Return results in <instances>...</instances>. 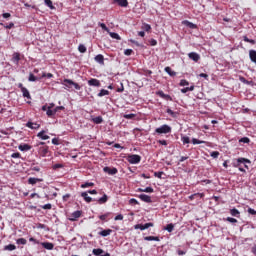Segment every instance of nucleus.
<instances>
[{
    "instance_id": "nucleus-1",
    "label": "nucleus",
    "mask_w": 256,
    "mask_h": 256,
    "mask_svg": "<svg viewBox=\"0 0 256 256\" xmlns=\"http://www.w3.org/2000/svg\"><path fill=\"white\" fill-rule=\"evenodd\" d=\"M62 85L64 86V89H67V90L73 89V87H74V89H76V91H81V86L71 79H64L62 81Z\"/></svg>"
},
{
    "instance_id": "nucleus-2",
    "label": "nucleus",
    "mask_w": 256,
    "mask_h": 256,
    "mask_svg": "<svg viewBox=\"0 0 256 256\" xmlns=\"http://www.w3.org/2000/svg\"><path fill=\"white\" fill-rule=\"evenodd\" d=\"M241 163L245 165V163L251 164V160L247 158H238L236 162H233V167H236L241 171V173H245V168L241 167Z\"/></svg>"
},
{
    "instance_id": "nucleus-3",
    "label": "nucleus",
    "mask_w": 256,
    "mask_h": 256,
    "mask_svg": "<svg viewBox=\"0 0 256 256\" xmlns=\"http://www.w3.org/2000/svg\"><path fill=\"white\" fill-rule=\"evenodd\" d=\"M155 133H158L159 135L171 133V126L164 124L156 128Z\"/></svg>"
},
{
    "instance_id": "nucleus-4",
    "label": "nucleus",
    "mask_w": 256,
    "mask_h": 256,
    "mask_svg": "<svg viewBox=\"0 0 256 256\" xmlns=\"http://www.w3.org/2000/svg\"><path fill=\"white\" fill-rule=\"evenodd\" d=\"M127 161L128 163H131V165H137L138 163H141V156L137 154L129 155Z\"/></svg>"
},
{
    "instance_id": "nucleus-5",
    "label": "nucleus",
    "mask_w": 256,
    "mask_h": 256,
    "mask_svg": "<svg viewBox=\"0 0 256 256\" xmlns=\"http://www.w3.org/2000/svg\"><path fill=\"white\" fill-rule=\"evenodd\" d=\"M153 223L152 222H148L146 224H136L134 226V229H140V231H145V229H149V227H153Z\"/></svg>"
},
{
    "instance_id": "nucleus-6",
    "label": "nucleus",
    "mask_w": 256,
    "mask_h": 256,
    "mask_svg": "<svg viewBox=\"0 0 256 256\" xmlns=\"http://www.w3.org/2000/svg\"><path fill=\"white\" fill-rule=\"evenodd\" d=\"M38 153L41 157H47V153H49V146H40Z\"/></svg>"
},
{
    "instance_id": "nucleus-7",
    "label": "nucleus",
    "mask_w": 256,
    "mask_h": 256,
    "mask_svg": "<svg viewBox=\"0 0 256 256\" xmlns=\"http://www.w3.org/2000/svg\"><path fill=\"white\" fill-rule=\"evenodd\" d=\"M89 87H101V82L98 79L91 78L88 80Z\"/></svg>"
},
{
    "instance_id": "nucleus-8",
    "label": "nucleus",
    "mask_w": 256,
    "mask_h": 256,
    "mask_svg": "<svg viewBox=\"0 0 256 256\" xmlns=\"http://www.w3.org/2000/svg\"><path fill=\"white\" fill-rule=\"evenodd\" d=\"M188 57L189 59H191V61H194L195 63H197V61L201 59V56L197 52H190L188 54Z\"/></svg>"
},
{
    "instance_id": "nucleus-9",
    "label": "nucleus",
    "mask_w": 256,
    "mask_h": 256,
    "mask_svg": "<svg viewBox=\"0 0 256 256\" xmlns=\"http://www.w3.org/2000/svg\"><path fill=\"white\" fill-rule=\"evenodd\" d=\"M104 173H107L108 175H117L118 170L117 168H110V167H104L103 168Z\"/></svg>"
},
{
    "instance_id": "nucleus-10",
    "label": "nucleus",
    "mask_w": 256,
    "mask_h": 256,
    "mask_svg": "<svg viewBox=\"0 0 256 256\" xmlns=\"http://www.w3.org/2000/svg\"><path fill=\"white\" fill-rule=\"evenodd\" d=\"M138 197L144 203H153V200L151 199V196H149L147 194H140Z\"/></svg>"
},
{
    "instance_id": "nucleus-11",
    "label": "nucleus",
    "mask_w": 256,
    "mask_h": 256,
    "mask_svg": "<svg viewBox=\"0 0 256 256\" xmlns=\"http://www.w3.org/2000/svg\"><path fill=\"white\" fill-rule=\"evenodd\" d=\"M19 61H21V54H19V52H15L12 55V62H14L15 65H19Z\"/></svg>"
},
{
    "instance_id": "nucleus-12",
    "label": "nucleus",
    "mask_w": 256,
    "mask_h": 256,
    "mask_svg": "<svg viewBox=\"0 0 256 256\" xmlns=\"http://www.w3.org/2000/svg\"><path fill=\"white\" fill-rule=\"evenodd\" d=\"M94 60L96 63H99V65H105V57L102 54L96 55Z\"/></svg>"
},
{
    "instance_id": "nucleus-13",
    "label": "nucleus",
    "mask_w": 256,
    "mask_h": 256,
    "mask_svg": "<svg viewBox=\"0 0 256 256\" xmlns=\"http://www.w3.org/2000/svg\"><path fill=\"white\" fill-rule=\"evenodd\" d=\"M155 190L153 187H146V188H138L137 193H153Z\"/></svg>"
},
{
    "instance_id": "nucleus-14",
    "label": "nucleus",
    "mask_w": 256,
    "mask_h": 256,
    "mask_svg": "<svg viewBox=\"0 0 256 256\" xmlns=\"http://www.w3.org/2000/svg\"><path fill=\"white\" fill-rule=\"evenodd\" d=\"M81 217V211L77 210L72 213L71 217L69 218L70 221H77Z\"/></svg>"
},
{
    "instance_id": "nucleus-15",
    "label": "nucleus",
    "mask_w": 256,
    "mask_h": 256,
    "mask_svg": "<svg viewBox=\"0 0 256 256\" xmlns=\"http://www.w3.org/2000/svg\"><path fill=\"white\" fill-rule=\"evenodd\" d=\"M19 151H31V145L29 144H20L18 146Z\"/></svg>"
},
{
    "instance_id": "nucleus-16",
    "label": "nucleus",
    "mask_w": 256,
    "mask_h": 256,
    "mask_svg": "<svg viewBox=\"0 0 256 256\" xmlns=\"http://www.w3.org/2000/svg\"><path fill=\"white\" fill-rule=\"evenodd\" d=\"M81 197H83V199H84V201H86V203H91V201H93V198H91V196H89V194L87 192H82Z\"/></svg>"
},
{
    "instance_id": "nucleus-17",
    "label": "nucleus",
    "mask_w": 256,
    "mask_h": 256,
    "mask_svg": "<svg viewBox=\"0 0 256 256\" xmlns=\"http://www.w3.org/2000/svg\"><path fill=\"white\" fill-rule=\"evenodd\" d=\"M114 3H117L119 7H127L129 2L127 0H113Z\"/></svg>"
},
{
    "instance_id": "nucleus-18",
    "label": "nucleus",
    "mask_w": 256,
    "mask_h": 256,
    "mask_svg": "<svg viewBox=\"0 0 256 256\" xmlns=\"http://www.w3.org/2000/svg\"><path fill=\"white\" fill-rule=\"evenodd\" d=\"M111 233H113V230L105 229V230H102L101 232H99V235H101V237H109V235H111Z\"/></svg>"
},
{
    "instance_id": "nucleus-19",
    "label": "nucleus",
    "mask_w": 256,
    "mask_h": 256,
    "mask_svg": "<svg viewBox=\"0 0 256 256\" xmlns=\"http://www.w3.org/2000/svg\"><path fill=\"white\" fill-rule=\"evenodd\" d=\"M107 201H109L107 194H104L101 198L98 199L99 205H105Z\"/></svg>"
},
{
    "instance_id": "nucleus-20",
    "label": "nucleus",
    "mask_w": 256,
    "mask_h": 256,
    "mask_svg": "<svg viewBox=\"0 0 256 256\" xmlns=\"http://www.w3.org/2000/svg\"><path fill=\"white\" fill-rule=\"evenodd\" d=\"M37 137H39V139H42V141H47V139H49V135H45V130L39 132L37 134Z\"/></svg>"
},
{
    "instance_id": "nucleus-21",
    "label": "nucleus",
    "mask_w": 256,
    "mask_h": 256,
    "mask_svg": "<svg viewBox=\"0 0 256 256\" xmlns=\"http://www.w3.org/2000/svg\"><path fill=\"white\" fill-rule=\"evenodd\" d=\"M164 71L170 76V77H175L177 75V72L172 71L171 67L167 66L164 68Z\"/></svg>"
},
{
    "instance_id": "nucleus-22",
    "label": "nucleus",
    "mask_w": 256,
    "mask_h": 256,
    "mask_svg": "<svg viewBox=\"0 0 256 256\" xmlns=\"http://www.w3.org/2000/svg\"><path fill=\"white\" fill-rule=\"evenodd\" d=\"M249 57H250V61H252V63H255V65H256V51L255 50L249 51Z\"/></svg>"
},
{
    "instance_id": "nucleus-23",
    "label": "nucleus",
    "mask_w": 256,
    "mask_h": 256,
    "mask_svg": "<svg viewBox=\"0 0 256 256\" xmlns=\"http://www.w3.org/2000/svg\"><path fill=\"white\" fill-rule=\"evenodd\" d=\"M183 25H186V27H189V29H197V25H195L193 22H189V20L183 21Z\"/></svg>"
},
{
    "instance_id": "nucleus-24",
    "label": "nucleus",
    "mask_w": 256,
    "mask_h": 256,
    "mask_svg": "<svg viewBox=\"0 0 256 256\" xmlns=\"http://www.w3.org/2000/svg\"><path fill=\"white\" fill-rule=\"evenodd\" d=\"M26 127H28L29 129H39L41 125L33 122H27Z\"/></svg>"
},
{
    "instance_id": "nucleus-25",
    "label": "nucleus",
    "mask_w": 256,
    "mask_h": 256,
    "mask_svg": "<svg viewBox=\"0 0 256 256\" xmlns=\"http://www.w3.org/2000/svg\"><path fill=\"white\" fill-rule=\"evenodd\" d=\"M42 247H44V249H47L48 251H52L54 245L51 242H44L42 243Z\"/></svg>"
},
{
    "instance_id": "nucleus-26",
    "label": "nucleus",
    "mask_w": 256,
    "mask_h": 256,
    "mask_svg": "<svg viewBox=\"0 0 256 256\" xmlns=\"http://www.w3.org/2000/svg\"><path fill=\"white\" fill-rule=\"evenodd\" d=\"M23 97L26 99H31V93H29V90L27 88H22L21 90Z\"/></svg>"
},
{
    "instance_id": "nucleus-27",
    "label": "nucleus",
    "mask_w": 256,
    "mask_h": 256,
    "mask_svg": "<svg viewBox=\"0 0 256 256\" xmlns=\"http://www.w3.org/2000/svg\"><path fill=\"white\" fill-rule=\"evenodd\" d=\"M92 253L95 256H101V255H103V253H105V251L101 248H96V249L92 250Z\"/></svg>"
},
{
    "instance_id": "nucleus-28",
    "label": "nucleus",
    "mask_w": 256,
    "mask_h": 256,
    "mask_svg": "<svg viewBox=\"0 0 256 256\" xmlns=\"http://www.w3.org/2000/svg\"><path fill=\"white\" fill-rule=\"evenodd\" d=\"M230 215H232V217H240L241 212H239L236 208H233L230 210Z\"/></svg>"
},
{
    "instance_id": "nucleus-29",
    "label": "nucleus",
    "mask_w": 256,
    "mask_h": 256,
    "mask_svg": "<svg viewBox=\"0 0 256 256\" xmlns=\"http://www.w3.org/2000/svg\"><path fill=\"white\" fill-rule=\"evenodd\" d=\"M93 123H95L96 125H101V123H103V117L98 116L95 118H92Z\"/></svg>"
},
{
    "instance_id": "nucleus-30",
    "label": "nucleus",
    "mask_w": 256,
    "mask_h": 256,
    "mask_svg": "<svg viewBox=\"0 0 256 256\" xmlns=\"http://www.w3.org/2000/svg\"><path fill=\"white\" fill-rule=\"evenodd\" d=\"M39 182H41V179H39V178H29L28 179L29 185H36Z\"/></svg>"
},
{
    "instance_id": "nucleus-31",
    "label": "nucleus",
    "mask_w": 256,
    "mask_h": 256,
    "mask_svg": "<svg viewBox=\"0 0 256 256\" xmlns=\"http://www.w3.org/2000/svg\"><path fill=\"white\" fill-rule=\"evenodd\" d=\"M17 249V246L15 244H9L4 247V251H15Z\"/></svg>"
},
{
    "instance_id": "nucleus-32",
    "label": "nucleus",
    "mask_w": 256,
    "mask_h": 256,
    "mask_svg": "<svg viewBox=\"0 0 256 256\" xmlns=\"http://www.w3.org/2000/svg\"><path fill=\"white\" fill-rule=\"evenodd\" d=\"M46 114L48 117H55V115H56L55 109H51V107H48Z\"/></svg>"
},
{
    "instance_id": "nucleus-33",
    "label": "nucleus",
    "mask_w": 256,
    "mask_h": 256,
    "mask_svg": "<svg viewBox=\"0 0 256 256\" xmlns=\"http://www.w3.org/2000/svg\"><path fill=\"white\" fill-rule=\"evenodd\" d=\"M144 241H160V239L157 236H146L144 237Z\"/></svg>"
},
{
    "instance_id": "nucleus-34",
    "label": "nucleus",
    "mask_w": 256,
    "mask_h": 256,
    "mask_svg": "<svg viewBox=\"0 0 256 256\" xmlns=\"http://www.w3.org/2000/svg\"><path fill=\"white\" fill-rule=\"evenodd\" d=\"M106 95H109V90L101 89L100 92L97 94V97H105Z\"/></svg>"
},
{
    "instance_id": "nucleus-35",
    "label": "nucleus",
    "mask_w": 256,
    "mask_h": 256,
    "mask_svg": "<svg viewBox=\"0 0 256 256\" xmlns=\"http://www.w3.org/2000/svg\"><path fill=\"white\" fill-rule=\"evenodd\" d=\"M108 33H109V35L112 39H116L117 41H121V36H119L117 33H115V32H108Z\"/></svg>"
},
{
    "instance_id": "nucleus-36",
    "label": "nucleus",
    "mask_w": 256,
    "mask_h": 256,
    "mask_svg": "<svg viewBox=\"0 0 256 256\" xmlns=\"http://www.w3.org/2000/svg\"><path fill=\"white\" fill-rule=\"evenodd\" d=\"M192 143H193V145H203V144H205L207 142L203 141V140H199V139L193 138L192 139Z\"/></svg>"
},
{
    "instance_id": "nucleus-37",
    "label": "nucleus",
    "mask_w": 256,
    "mask_h": 256,
    "mask_svg": "<svg viewBox=\"0 0 256 256\" xmlns=\"http://www.w3.org/2000/svg\"><path fill=\"white\" fill-rule=\"evenodd\" d=\"M45 6L49 7V9H55V6H53V1L51 0H44Z\"/></svg>"
},
{
    "instance_id": "nucleus-38",
    "label": "nucleus",
    "mask_w": 256,
    "mask_h": 256,
    "mask_svg": "<svg viewBox=\"0 0 256 256\" xmlns=\"http://www.w3.org/2000/svg\"><path fill=\"white\" fill-rule=\"evenodd\" d=\"M181 141L184 145L191 143V139L188 136H182Z\"/></svg>"
},
{
    "instance_id": "nucleus-39",
    "label": "nucleus",
    "mask_w": 256,
    "mask_h": 256,
    "mask_svg": "<svg viewBox=\"0 0 256 256\" xmlns=\"http://www.w3.org/2000/svg\"><path fill=\"white\" fill-rule=\"evenodd\" d=\"M173 229H175V225L173 223L167 224L165 230L168 231V233H173Z\"/></svg>"
},
{
    "instance_id": "nucleus-40",
    "label": "nucleus",
    "mask_w": 256,
    "mask_h": 256,
    "mask_svg": "<svg viewBox=\"0 0 256 256\" xmlns=\"http://www.w3.org/2000/svg\"><path fill=\"white\" fill-rule=\"evenodd\" d=\"M17 245H27V239L19 238L16 240Z\"/></svg>"
},
{
    "instance_id": "nucleus-41",
    "label": "nucleus",
    "mask_w": 256,
    "mask_h": 256,
    "mask_svg": "<svg viewBox=\"0 0 256 256\" xmlns=\"http://www.w3.org/2000/svg\"><path fill=\"white\" fill-rule=\"evenodd\" d=\"M95 183L93 182H85L84 184H81V189H87V187H93Z\"/></svg>"
},
{
    "instance_id": "nucleus-42",
    "label": "nucleus",
    "mask_w": 256,
    "mask_h": 256,
    "mask_svg": "<svg viewBox=\"0 0 256 256\" xmlns=\"http://www.w3.org/2000/svg\"><path fill=\"white\" fill-rule=\"evenodd\" d=\"M78 51H79L80 53H87V47H85V45H83V44H80V45L78 46Z\"/></svg>"
},
{
    "instance_id": "nucleus-43",
    "label": "nucleus",
    "mask_w": 256,
    "mask_h": 256,
    "mask_svg": "<svg viewBox=\"0 0 256 256\" xmlns=\"http://www.w3.org/2000/svg\"><path fill=\"white\" fill-rule=\"evenodd\" d=\"M111 215V213H106V214H103V215H100L99 216V219H101V221H107V217H109Z\"/></svg>"
},
{
    "instance_id": "nucleus-44",
    "label": "nucleus",
    "mask_w": 256,
    "mask_h": 256,
    "mask_svg": "<svg viewBox=\"0 0 256 256\" xmlns=\"http://www.w3.org/2000/svg\"><path fill=\"white\" fill-rule=\"evenodd\" d=\"M166 113H168V115H170L171 117H177V113H175L173 110H171L170 108H168L166 110Z\"/></svg>"
},
{
    "instance_id": "nucleus-45",
    "label": "nucleus",
    "mask_w": 256,
    "mask_h": 256,
    "mask_svg": "<svg viewBox=\"0 0 256 256\" xmlns=\"http://www.w3.org/2000/svg\"><path fill=\"white\" fill-rule=\"evenodd\" d=\"M28 81L35 82V81H37V77H35V75H33V73H30L29 77H28Z\"/></svg>"
},
{
    "instance_id": "nucleus-46",
    "label": "nucleus",
    "mask_w": 256,
    "mask_h": 256,
    "mask_svg": "<svg viewBox=\"0 0 256 256\" xmlns=\"http://www.w3.org/2000/svg\"><path fill=\"white\" fill-rule=\"evenodd\" d=\"M251 140L248 137H243L239 140V143H250Z\"/></svg>"
},
{
    "instance_id": "nucleus-47",
    "label": "nucleus",
    "mask_w": 256,
    "mask_h": 256,
    "mask_svg": "<svg viewBox=\"0 0 256 256\" xmlns=\"http://www.w3.org/2000/svg\"><path fill=\"white\" fill-rule=\"evenodd\" d=\"M142 29H144V31H151V25L144 23Z\"/></svg>"
},
{
    "instance_id": "nucleus-48",
    "label": "nucleus",
    "mask_w": 256,
    "mask_h": 256,
    "mask_svg": "<svg viewBox=\"0 0 256 256\" xmlns=\"http://www.w3.org/2000/svg\"><path fill=\"white\" fill-rule=\"evenodd\" d=\"M159 97H162V99H169V95L164 94L163 91L158 92Z\"/></svg>"
},
{
    "instance_id": "nucleus-49",
    "label": "nucleus",
    "mask_w": 256,
    "mask_h": 256,
    "mask_svg": "<svg viewBox=\"0 0 256 256\" xmlns=\"http://www.w3.org/2000/svg\"><path fill=\"white\" fill-rule=\"evenodd\" d=\"M99 26L101 27V29H103V31H107V33H109V28L107 27V25H105V23H100Z\"/></svg>"
},
{
    "instance_id": "nucleus-50",
    "label": "nucleus",
    "mask_w": 256,
    "mask_h": 256,
    "mask_svg": "<svg viewBox=\"0 0 256 256\" xmlns=\"http://www.w3.org/2000/svg\"><path fill=\"white\" fill-rule=\"evenodd\" d=\"M12 159H21V154L19 152L13 153L11 155Z\"/></svg>"
},
{
    "instance_id": "nucleus-51",
    "label": "nucleus",
    "mask_w": 256,
    "mask_h": 256,
    "mask_svg": "<svg viewBox=\"0 0 256 256\" xmlns=\"http://www.w3.org/2000/svg\"><path fill=\"white\" fill-rule=\"evenodd\" d=\"M210 156L213 157V159H217L219 157V152L213 151V152H211Z\"/></svg>"
},
{
    "instance_id": "nucleus-52",
    "label": "nucleus",
    "mask_w": 256,
    "mask_h": 256,
    "mask_svg": "<svg viewBox=\"0 0 256 256\" xmlns=\"http://www.w3.org/2000/svg\"><path fill=\"white\" fill-rule=\"evenodd\" d=\"M187 85H189V81H187V80L180 81V87H187Z\"/></svg>"
},
{
    "instance_id": "nucleus-53",
    "label": "nucleus",
    "mask_w": 256,
    "mask_h": 256,
    "mask_svg": "<svg viewBox=\"0 0 256 256\" xmlns=\"http://www.w3.org/2000/svg\"><path fill=\"white\" fill-rule=\"evenodd\" d=\"M129 203H130V205H139V201H137V199H135V198L130 199Z\"/></svg>"
},
{
    "instance_id": "nucleus-54",
    "label": "nucleus",
    "mask_w": 256,
    "mask_h": 256,
    "mask_svg": "<svg viewBox=\"0 0 256 256\" xmlns=\"http://www.w3.org/2000/svg\"><path fill=\"white\" fill-rule=\"evenodd\" d=\"M123 117L124 119H134L135 114H124Z\"/></svg>"
},
{
    "instance_id": "nucleus-55",
    "label": "nucleus",
    "mask_w": 256,
    "mask_h": 256,
    "mask_svg": "<svg viewBox=\"0 0 256 256\" xmlns=\"http://www.w3.org/2000/svg\"><path fill=\"white\" fill-rule=\"evenodd\" d=\"M132 53H133V49L124 50V55H126L127 57H129V55H132Z\"/></svg>"
},
{
    "instance_id": "nucleus-56",
    "label": "nucleus",
    "mask_w": 256,
    "mask_h": 256,
    "mask_svg": "<svg viewBox=\"0 0 256 256\" xmlns=\"http://www.w3.org/2000/svg\"><path fill=\"white\" fill-rule=\"evenodd\" d=\"M195 197H203V194H200V193L192 194L191 196H189V199L193 200L195 199Z\"/></svg>"
},
{
    "instance_id": "nucleus-57",
    "label": "nucleus",
    "mask_w": 256,
    "mask_h": 256,
    "mask_svg": "<svg viewBox=\"0 0 256 256\" xmlns=\"http://www.w3.org/2000/svg\"><path fill=\"white\" fill-rule=\"evenodd\" d=\"M226 221H228V223H237V219H235V218H231V217H227L226 218Z\"/></svg>"
},
{
    "instance_id": "nucleus-58",
    "label": "nucleus",
    "mask_w": 256,
    "mask_h": 256,
    "mask_svg": "<svg viewBox=\"0 0 256 256\" xmlns=\"http://www.w3.org/2000/svg\"><path fill=\"white\" fill-rule=\"evenodd\" d=\"M154 177H157L158 179H162L163 177V172H155Z\"/></svg>"
},
{
    "instance_id": "nucleus-59",
    "label": "nucleus",
    "mask_w": 256,
    "mask_h": 256,
    "mask_svg": "<svg viewBox=\"0 0 256 256\" xmlns=\"http://www.w3.org/2000/svg\"><path fill=\"white\" fill-rule=\"evenodd\" d=\"M42 77H47V79H51V78H53V75H52L51 73H45V72H43V73H42Z\"/></svg>"
},
{
    "instance_id": "nucleus-60",
    "label": "nucleus",
    "mask_w": 256,
    "mask_h": 256,
    "mask_svg": "<svg viewBox=\"0 0 256 256\" xmlns=\"http://www.w3.org/2000/svg\"><path fill=\"white\" fill-rule=\"evenodd\" d=\"M244 41H245L246 43H251L252 45H255V40H251V39H249V38H247V37H244Z\"/></svg>"
},
{
    "instance_id": "nucleus-61",
    "label": "nucleus",
    "mask_w": 256,
    "mask_h": 256,
    "mask_svg": "<svg viewBox=\"0 0 256 256\" xmlns=\"http://www.w3.org/2000/svg\"><path fill=\"white\" fill-rule=\"evenodd\" d=\"M248 213H249L250 215H256V210L253 209V208H248Z\"/></svg>"
},
{
    "instance_id": "nucleus-62",
    "label": "nucleus",
    "mask_w": 256,
    "mask_h": 256,
    "mask_svg": "<svg viewBox=\"0 0 256 256\" xmlns=\"http://www.w3.org/2000/svg\"><path fill=\"white\" fill-rule=\"evenodd\" d=\"M159 145H163L164 147H167L166 140H158Z\"/></svg>"
},
{
    "instance_id": "nucleus-63",
    "label": "nucleus",
    "mask_w": 256,
    "mask_h": 256,
    "mask_svg": "<svg viewBox=\"0 0 256 256\" xmlns=\"http://www.w3.org/2000/svg\"><path fill=\"white\" fill-rule=\"evenodd\" d=\"M51 204H45L42 206V209H51Z\"/></svg>"
},
{
    "instance_id": "nucleus-64",
    "label": "nucleus",
    "mask_w": 256,
    "mask_h": 256,
    "mask_svg": "<svg viewBox=\"0 0 256 256\" xmlns=\"http://www.w3.org/2000/svg\"><path fill=\"white\" fill-rule=\"evenodd\" d=\"M251 251H252L253 255L256 256V244L252 247Z\"/></svg>"
}]
</instances>
